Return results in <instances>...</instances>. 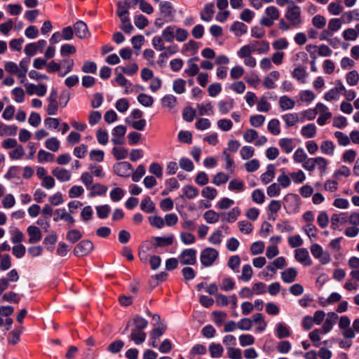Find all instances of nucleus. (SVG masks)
<instances>
[{
    "mask_svg": "<svg viewBox=\"0 0 359 359\" xmlns=\"http://www.w3.org/2000/svg\"><path fill=\"white\" fill-rule=\"evenodd\" d=\"M74 31L76 36L80 39H85L89 35L87 25L81 20L77 21L74 25Z\"/></svg>",
    "mask_w": 359,
    "mask_h": 359,
    "instance_id": "obj_17",
    "label": "nucleus"
},
{
    "mask_svg": "<svg viewBox=\"0 0 359 359\" xmlns=\"http://www.w3.org/2000/svg\"><path fill=\"white\" fill-rule=\"evenodd\" d=\"M215 13L214 4L210 3L205 6L204 8L201 11V18L206 22H210Z\"/></svg>",
    "mask_w": 359,
    "mask_h": 359,
    "instance_id": "obj_30",
    "label": "nucleus"
},
{
    "mask_svg": "<svg viewBox=\"0 0 359 359\" xmlns=\"http://www.w3.org/2000/svg\"><path fill=\"white\" fill-rule=\"evenodd\" d=\"M295 259L306 266L312 264L308 250L306 248H299L295 250Z\"/></svg>",
    "mask_w": 359,
    "mask_h": 359,
    "instance_id": "obj_11",
    "label": "nucleus"
},
{
    "mask_svg": "<svg viewBox=\"0 0 359 359\" xmlns=\"http://www.w3.org/2000/svg\"><path fill=\"white\" fill-rule=\"evenodd\" d=\"M140 209L147 213H151L155 210V204L149 196H146L142 200Z\"/></svg>",
    "mask_w": 359,
    "mask_h": 359,
    "instance_id": "obj_36",
    "label": "nucleus"
},
{
    "mask_svg": "<svg viewBox=\"0 0 359 359\" xmlns=\"http://www.w3.org/2000/svg\"><path fill=\"white\" fill-rule=\"evenodd\" d=\"M18 127L15 126H6L0 122V136L14 135L16 134Z\"/></svg>",
    "mask_w": 359,
    "mask_h": 359,
    "instance_id": "obj_47",
    "label": "nucleus"
},
{
    "mask_svg": "<svg viewBox=\"0 0 359 359\" xmlns=\"http://www.w3.org/2000/svg\"><path fill=\"white\" fill-rule=\"evenodd\" d=\"M233 105L234 101L233 99L221 100L218 102V109L222 114H226L233 108Z\"/></svg>",
    "mask_w": 359,
    "mask_h": 359,
    "instance_id": "obj_35",
    "label": "nucleus"
},
{
    "mask_svg": "<svg viewBox=\"0 0 359 359\" xmlns=\"http://www.w3.org/2000/svg\"><path fill=\"white\" fill-rule=\"evenodd\" d=\"M116 76L115 81L121 87H126L125 93L128 94L130 91L128 90V87L132 86V83L122 74L121 72H116Z\"/></svg>",
    "mask_w": 359,
    "mask_h": 359,
    "instance_id": "obj_41",
    "label": "nucleus"
},
{
    "mask_svg": "<svg viewBox=\"0 0 359 359\" xmlns=\"http://www.w3.org/2000/svg\"><path fill=\"white\" fill-rule=\"evenodd\" d=\"M252 274L253 271L251 266L250 264H245L242 268V273L240 279L245 282H248L251 279Z\"/></svg>",
    "mask_w": 359,
    "mask_h": 359,
    "instance_id": "obj_62",
    "label": "nucleus"
},
{
    "mask_svg": "<svg viewBox=\"0 0 359 359\" xmlns=\"http://www.w3.org/2000/svg\"><path fill=\"white\" fill-rule=\"evenodd\" d=\"M111 153L118 161L125 159L128 155V150L122 147H114L111 150Z\"/></svg>",
    "mask_w": 359,
    "mask_h": 359,
    "instance_id": "obj_48",
    "label": "nucleus"
},
{
    "mask_svg": "<svg viewBox=\"0 0 359 359\" xmlns=\"http://www.w3.org/2000/svg\"><path fill=\"white\" fill-rule=\"evenodd\" d=\"M45 146L52 151H57L60 147V142L56 137H50L46 140Z\"/></svg>",
    "mask_w": 359,
    "mask_h": 359,
    "instance_id": "obj_60",
    "label": "nucleus"
},
{
    "mask_svg": "<svg viewBox=\"0 0 359 359\" xmlns=\"http://www.w3.org/2000/svg\"><path fill=\"white\" fill-rule=\"evenodd\" d=\"M280 149L286 154H290L294 148V140L292 138H281L278 141Z\"/></svg>",
    "mask_w": 359,
    "mask_h": 359,
    "instance_id": "obj_27",
    "label": "nucleus"
},
{
    "mask_svg": "<svg viewBox=\"0 0 359 359\" xmlns=\"http://www.w3.org/2000/svg\"><path fill=\"white\" fill-rule=\"evenodd\" d=\"M196 107L198 109V114L200 116H203L205 114L210 115L213 114V107L211 102H208L205 104H198Z\"/></svg>",
    "mask_w": 359,
    "mask_h": 359,
    "instance_id": "obj_52",
    "label": "nucleus"
},
{
    "mask_svg": "<svg viewBox=\"0 0 359 359\" xmlns=\"http://www.w3.org/2000/svg\"><path fill=\"white\" fill-rule=\"evenodd\" d=\"M268 130L273 135H277L280 133V122L278 119H272L268 123Z\"/></svg>",
    "mask_w": 359,
    "mask_h": 359,
    "instance_id": "obj_64",
    "label": "nucleus"
},
{
    "mask_svg": "<svg viewBox=\"0 0 359 359\" xmlns=\"http://www.w3.org/2000/svg\"><path fill=\"white\" fill-rule=\"evenodd\" d=\"M346 83L351 86H356L359 82V74L356 70H352L346 75Z\"/></svg>",
    "mask_w": 359,
    "mask_h": 359,
    "instance_id": "obj_57",
    "label": "nucleus"
},
{
    "mask_svg": "<svg viewBox=\"0 0 359 359\" xmlns=\"http://www.w3.org/2000/svg\"><path fill=\"white\" fill-rule=\"evenodd\" d=\"M107 187L100 183L93 184L88 190L90 191L89 196L95 197L96 196H103L107 191Z\"/></svg>",
    "mask_w": 359,
    "mask_h": 359,
    "instance_id": "obj_23",
    "label": "nucleus"
},
{
    "mask_svg": "<svg viewBox=\"0 0 359 359\" xmlns=\"http://www.w3.org/2000/svg\"><path fill=\"white\" fill-rule=\"evenodd\" d=\"M343 90H345V87L342 82L340 80H337L335 87L325 93L324 99L327 101L337 100L339 99L340 93Z\"/></svg>",
    "mask_w": 359,
    "mask_h": 359,
    "instance_id": "obj_10",
    "label": "nucleus"
},
{
    "mask_svg": "<svg viewBox=\"0 0 359 359\" xmlns=\"http://www.w3.org/2000/svg\"><path fill=\"white\" fill-rule=\"evenodd\" d=\"M281 174L278 176L277 181L280 187L287 188L291 184L290 176L285 174V170L281 169Z\"/></svg>",
    "mask_w": 359,
    "mask_h": 359,
    "instance_id": "obj_56",
    "label": "nucleus"
},
{
    "mask_svg": "<svg viewBox=\"0 0 359 359\" xmlns=\"http://www.w3.org/2000/svg\"><path fill=\"white\" fill-rule=\"evenodd\" d=\"M137 101L144 107H149L154 104V98L144 93H141L137 97Z\"/></svg>",
    "mask_w": 359,
    "mask_h": 359,
    "instance_id": "obj_63",
    "label": "nucleus"
},
{
    "mask_svg": "<svg viewBox=\"0 0 359 359\" xmlns=\"http://www.w3.org/2000/svg\"><path fill=\"white\" fill-rule=\"evenodd\" d=\"M113 168L116 175L123 177H129L133 170V165L126 161L116 163Z\"/></svg>",
    "mask_w": 359,
    "mask_h": 359,
    "instance_id": "obj_9",
    "label": "nucleus"
},
{
    "mask_svg": "<svg viewBox=\"0 0 359 359\" xmlns=\"http://www.w3.org/2000/svg\"><path fill=\"white\" fill-rule=\"evenodd\" d=\"M176 25H169L166 27L162 32V37L166 42H172L176 37Z\"/></svg>",
    "mask_w": 359,
    "mask_h": 359,
    "instance_id": "obj_25",
    "label": "nucleus"
},
{
    "mask_svg": "<svg viewBox=\"0 0 359 359\" xmlns=\"http://www.w3.org/2000/svg\"><path fill=\"white\" fill-rule=\"evenodd\" d=\"M276 334L278 339L288 337L291 335L289 327L283 323H278L276 325Z\"/></svg>",
    "mask_w": 359,
    "mask_h": 359,
    "instance_id": "obj_29",
    "label": "nucleus"
},
{
    "mask_svg": "<svg viewBox=\"0 0 359 359\" xmlns=\"http://www.w3.org/2000/svg\"><path fill=\"white\" fill-rule=\"evenodd\" d=\"M182 192L185 197L189 199H193L196 198L198 194V189L192 185H185L182 188Z\"/></svg>",
    "mask_w": 359,
    "mask_h": 359,
    "instance_id": "obj_44",
    "label": "nucleus"
},
{
    "mask_svg": "<svg viewBox=\"0 0 359 359\" xmlns=\"http://www.w3.org/2000/svg\"><path fill=\"white\" fill-rule=\"evenodd\" d=\"M222 158L226 163L224 166L225 170L233 173L235 170V163L230 153L227 151V149L223 150Z\"/></svg>",
    "mask_w": 359,
    "mask_h": 359,
    "instance_id": "obj_32",
    "label": "nucleus"
},
{
    "mask_svg": "<svg viewBox=\"0 0 359 359\" xmlns=\"http://www.w3.org/2000/svg\"><path fill=\"white\" fill-rule=\"evenodd\" d=\"M129 0H126L124 2H118L116 13L120 19L128 18V8L130 7Z\"/></svg>",
    "mask_w": 359,
    "mask_h": 359,
    "instance_id": "obj_31",
    "label": "nucleus"
},
{
    "mask_svg": "<svg viewBox=\"0 0 359 359\" xmlns=\"http://www.w3.org/2000/svg\"><path fill=\"white\" fill-rule=\"evenodd\" d=\"M252 322L258 325L256 329L258 332H263L267 326L262 313H257L253 315Z\"/></svg>",
    "mask_w": 359,
    "mask_h": 359,
    "instance_id": "obj_40",
    "label": "nucleus"
},
{
    "mask_svg": "<svg viewBox=\"0 0 359 359\" xmlns=\"http://www.w3.org/2000/svg\"><path fill=\"white\" fill-rule=\"evenodd\" d=\"M177 103V98L172 95H166L161 99V104L163 107L172 109Z\"/></svg>",
    "mask_w": 359,
    "mask_h": 359,
    "instance_id": "obj_50",
    "label": "nucleus"
},
{
    "mask_svg": "<svg viewBox=\"0 0 359 359\" xmlns=\"http://www.w3.org/2000/svg\"><path fill=\"white\" fill-rule=\"evenodd\" d=\"M231 30L233 32L236 36H241L247 32L248 27L243 22H234L231 27Z\"/></svg>",
    "mask_w": 359,
    "mask_h": 359,
    "instance_id": "obj_45",
    "label": "nucleus"
},
{
    "mask_svg": "<svg viewBox=\"0 0 359 359\" xmlns=\"http://www.w3.org/2000/svg\"><path fill=\"white\" fill-rule=\"evenodd\" d=\"M55 212L57 215V217L53 219L55 222L62 219L72 224L75 222L74 217L68 213L65 208L57 209Z\"/></svg>",
    "mask_w": 359,
    "mask_h": 359,
    "instance_id": "obj_26",
    "label": "nucleus"
},
{
    "mask_svg": "<svg viewBox=\"0 0 359 359\" xmlns=\"http://www.w3.org/2000/svg\"><path fill=\"white\" fill-rule=\"evenodd\" d=\"M316 126L313 123H309L302 128L301 134L306 138H312L316 135Z\"/></svg>",
    "mask_w": 359,
    "mask_h": 359,
    "instance_id": "obj_37",
    "label": "nucleus"
},
{
    "mask_svg": "<svg viewBox=\"0 0 359 359\" xmlns=\"http://www.w3.org/2000/svg\"><path fill=\"white\" fill-rule=\"evenodd\" d=\"M129 337L135 344L140 345L145 341L147 334L143 330L133 329Z\"/></svg>",
    "mask_w": 359,
    "mask_h": 359,
    "instance_id": "obj_24",
    "label": "nucleus"
},
{
    "mask_svg": "<svg viewBox=\"0 0 359 359\" xmlns=\"http://www.w3.org/2000/svg\"><path fill=\"white\" fill-rule=\"evenodd\" d=\"M316 108L317 114H319L317 123L320 126H324L327 121L331 118L332 113L329 111L328 107L323 103H318Z\"/></svg>",
    "mask_w": 359,
    "mask_h": 359,
    "instance_id": "obj_8",
    "label": "nucleus"
},
{
    "mask_svg": "<svg viewBox=\"0 0 359 359\" xmlns=\"http://www.w3.org/2000/svg\"><path fill=\"white\" fill-rule=\"evenodd\" d=\"M159 15L167 22H172L175 17V9L169 1H162L159 4Z\"/></svg>",
    "mask_w": 359,
    "mask_h": 359,
    "instance_id": "obj_6",
    "label": "nucleus"
},
{
    "mask_svg": "<svg viewBox=\"0 0 359 359\" xmlns=\"http://www.w3.org/2000/svg\"><path fill=\"white\" fill-rule=\"evenodd\" d=\"M320 151L323 154L332 156L334 155L335 145L330 140L323 141L320 144Z\"/></svg>",
    "mask_w": 359,
    "mask_h": 359,
    "instance_id": "obj_34",
    "label": "nucleus"
},
{
    "mask_svg": "<svg viewBox=\"0 0 359 359\" xmlns=\"http://www.w3.org/2000/svg\"><path fill=\"white\" fill-rule=\"evenodd\" d=\"M81 233L77 229L69 230L67 233L66 236L67 240L72 243H75L76 242L79 241L81 238Z\"/></svg>",
    "mask_w": 359,
    "mask_h": 359,
    "instance_id": "obj_61",
    "label": "nucleus"
},
{
    "mask_svg": "<svg viewBox=\"0 0 359 359\" xmlns=\"http://www.w3.org/2000/svg\"><path fill=\"white\" fill-rule=\"evenodd\" d=\"M292 76L302 83H304L307 73L304 67H298L293 70Z\"/></svg>",
    "mask_w": 359,
    "mask_h": 359,
    "instance_id": "obj_54",
    "label": "nucleus"
},
{
    "mask_svg": "<svg viewBox=\"0 0 359 359\" xmlns=\"http://www.w3.org/2000/svg\"><path fill=\"white\" fill-rule=\"evenodd\" d=\"M294 105V101L286 95L281 96L279 99V106L283 111L292 109Z\"/></svg>",
    "mask_w": 359,
    "mask_h": 359,
    "instance_id": "obj_38",
    "label": "nucleus"
},
{
    "mask_svg": "<svg viewBox=\"0 0 359 359\" xmlns=\"http://www.w3.org/2000/svg\"><path fill=\"white\" fill-rule=\"evenodd\" d=\"M37 158L39 163L53 162L54 161V155L43 149H40L38 152Z\"/></svg>",
    "mask_w": 359,
    "mask_h": 359,
    "instance_id": "obj_55",
    "label": "nucleus"
},
{
    "mask_svg": "<svg viewBox=\"0 0 359 359\" xmlns=\"http://www.w3.org/2000/svg\"><path fill=\"white\" fill-rule=\"evenodd\" d=\"M302 25V10L297 5L288 7L285 13V19H280L278 24L279 29L282 32L299 29Z\"/></svg>",
    "mask_w": 359,
    "mask_h": 359,
    "instance_id": "obj_1",
    "label": "nucleus"
},
{
    "mask_svg": "<svg viewBox=\"0 0 359 359\" xmlns=\"http://www.w3.org/2000/svg\"><path fill=\"white\" fill-rule=\"evenodd\" d=\"M255 52V49L250 46V43L242 46L238 51L237 55L241 59H245L252 55V53Z\"/></svg>",
    "mask_w": 359,
    "mask_h": 359,
    "instance_id": "obj_49",
    "label": "nucleus"
},
{
    "mask_svg": "<svg viewBox=\"0 0 359 359\" xmlns=\"http://www.w3.org/2000/svg\"><path fill=\"white\" fill-rule=\"evenodd\" d=\"M228 188L232 191L241 192L245 189V183L242 180L236 178L229 182Z\"/></svg>",
    "mask_w": 359,
    "mask_h": 359,
    "instance_id": "obj_39",
    "label": "nucleus"
},
{
    "mask_svg": "<svg viewBox=\"0 0 359 359\" xmlns=\"http://www.w3.org/2000/svg\"><path fill=\"white\" fill-rule=\"evenodd\" d=\"M341 21L345 24H348L352 21L359 20V12L358 10H353L344 12L341 16Z\"/></svg>",
    "mask_w": 359,
    "mask_h": 359,
    "instance_id": "obj_28",
    "label": "nucleus"
},
{
    "mask_svg": "<svg viewBox=\"0 0 359 359\" xmlns=\"http://www.w3.org/2000/svg\"><path fill=\"white\" fill-rule=\"evenodd\" d=\"M266 16H263L260 20L261 25L271 27L273 25L274 21L278 20L280 18V11L278 9L273 6H270L265 10Z\"/></svg>",
    "mask_w": 359,
    "mask_h": 359,
    "instance_id": "obj_4",
    "label": "nucleus"
},
{
    "mask_svg": "<svg viewBox=\"0 0 359 359\" xmlns=\"http://www.w3.org/2000/svg\"><path fill=\"white\" fill-rule=\"evenodd\" d=\"M27 232L29 236L28 242L31 244L39 242L42 238V233L39 227L31 225L27 229Z\"/></svg>",
    "mask_w": 359,
    "mask_h": 359,
    "instance_id": "obj_12",
    "label": "nucleus"
},
{
    "mask_svg": "<svg viewBox=\"0 0 359 359\" xmlns=\"http://www.w3.org/2000/svg\"><path fill=\"white\" fill-rule=\"evenodd\" d=\"M327 165V160L321 156L307 158L302 164V167L309 172L313 171L316 167H317L321 174L325 172Z\"/></svg>",
    "mask_w": 359,
    "mask_h": 359,
    "instance_id": "obj_2",
    "label": "nucleus"
},
{
    "mask_svg": "<svg viewBox=\"0 0 359 359\" xmlns=\"http://www.w3.org/2000/svg\"><path fill=\"white\" fill-rule=\"evenodd\" d=\"M52 174L55 176L60 182H67L70 180L72 174L69 170L57 167L52 170Z\"/></svg>",
    "mask_w": 359,
    "mask_h": 359,
    "instance_id": "obj_18",
    "label": "nucleus"
},
{
    "mask_svg": "<svg viewBox=\"0 0 359 359\" xmlns=\"http://www.w3.org/2000/svg\"><path fill=\"white\" fill-rule=\"evenodd\" d=\"M219 257V252L212 248H206L201 252L200 259L204 267L211 266Z\"/></svg>",
    "mask_w": 359,
    "mask_h": 359,
    "instance_id": "obj_3",
    "label": "nucleus"
},
{
    "mask_svg": "<svg viewBox=\"0 0 359 359\" xmlns=\"http://www.w3.org/2000/svg\"><path fill=\"white\" fill-rule=\"evenodd\" d=\"M297 271L293 267H290L281 272V278L285 283H291L296 280Z\"/></svg>",
    "mask_w": 359,
    "mask_h": 359,
    "instance_id": "obj_21",
    "label": "nucleus"
},
{
    "mask_svg": "<svg viewBox=\"0 0 359 359\" xmlns=\"http://www.w3.org/2000/svg\"><path fill=\"white\" fill-rule=\"evenodd\" d=\"M348 221L346 212H341L339 214H333L331 217V228L337 229L339 225L344 224Z\"/></svg>",
    "mask_w": 359,
    "mask_h": 359,
    "instance_id": "obj_16",
    "label": "nucleus"
},
{
    "mask_svg": "<svg viewBox=\"0 0 359 359\" xmlns=\"http://www.w3.org/2000/svg\"><path fill=\"white\" fill-rule=\"evenodd\" d=\"M276 175V167L273 164H269L266 167V171L264 172L261 177V181L264 184H267L271 182Z\"/></svg>",
    "mask_w": 359,
    "mask_h": 359,
    "instance_id": "obj_20",
    "label": "nucleus"
},
{
    "mask_svg": "<svg viewBox=\"0 0 359 359\" xmlns=\"http://www.w3.org/2000/svg\"><path fill=\"white\" fill-rule=\"evenodd\" d=\"M241 213V212L240 208L238 207H235L226 214H224V219L229 223H233L236 221Z\"/></svg>",
    "mask_w": 359,
    "mask_h": 359,
    "instance_id": "obj_46",
    "label": "nucleus"
},
{
    "mask_svg": "<svg viewBox=\"0 0 359 359\" xmlns=\"http://www.w3.org/2000/svg\"><path fill=\"white\" fill-rule=\"evenodd\" d=\"M207 353L205 346L197 344H195L189 351V357L194 359L196 355H205Z\"/></svg>",
    "mask_w": 359,
    "mask_h": 359,
    "instance_id": "obj_43",
    "label": "nucleus"
},
{
    "mask_svg": "<svg viewBox=\"0 0 359 359\" xmlns=\"http://www.w3.org/2000/svg\"><path fill=\"white\" fill-rule=\"evenodd\" d=\"M203 217L205 221L209 224H215L219 219V215L212 210L206 211Z\"/></svg>",
    "mask_w": 359,
    "mask_h": 359,
    "instance_id": "obj_59",
    "label": "nucleus"
},
{
    "mask_svg": "<svg viewBox=\"0 0 359 359\" xmlns=\"http://www.w3.org/2000/svg\"><path fill=\"white\" fill-rule=\"evenodd\" d=\"M255 49V52L259 54L267 53L270 50L269 43L267 41H252L250 43Z\"/></svg>",
    "mask_w": 359,
    "mask_h": 359,
    "instance_id": "obj_19",
    "label": "nucleus"
},
{
    "mask_svg": "<svg viewBox=\"0 0 359 359\" xmlns=\"http://www.w3.org/2000/svg\"><path fill=\"white\" fill-rule=\"evenodd\" d=\"M335 138L337 140L338 144L346 147L350 144V139L348 135L341 131H336L334 133Z\"/></svg>",
    "mask_w": 359,
    "mask_h": 359,
    "instance_id": "obj_58",
    "label": "nucleus"
},
{
    "mask_svg": "<svg viewBox=\"0 0 359 359\" xmlns=\"http://www.w3.org/2000/svg\"><path fill=\"white\" fill-rule=\"evenodd\" d=\"M47 88L46 85L40 83L39 85H34L33 83L28 84L26 86V92L28 95L36 94L38 96H43L46 93Z\"/></svg>",
    "mask_w": 359,
    "mask_h": 359,
    "instance_id": "obj_15",
    "label": "nucleus"
},
{
    "mask_svg": "<svg viewBox=\"0 0 359 359\" xmlns=\"http://www.w3.org/2000/svg\"><path fill=\"white\" fill-rule=\"evenodd\" d=\"M311 252L312 255L317 259H320V262L323 264H327L330 261V257L328 255H325L323 252V250L322 247L317 243L313 244L311 246Z\"/></svg>",
    "mask_w": 359,
    "mask_h": 359,
    "instance_id": "obj_13",
    "label": "nucleus"
},
{
    "mask_svg": "<svg viewBox=\"0 0 359 359\" xmlns=\"http://www.w3.org/2000/svg\"><path fill=\"white\" fill-rule=\"evenodd\" d=\"M180 262L184 265H194L196 262V250L189 248L183 250L179 256Z\"/></svg>",
    "mask_w": 359,
    "mask_h": 359,
    "instance_id": "obj_7",
    "label": "nucleus"
},
{
    "mask_svg": "<svg viewBox=\"0 0 359 359\" xmlns=\"http://www.w3.org/2000/svg\"><path fill=\"white\" fill-rule=\"evenodd\" d=\"M208 351L211 358H219L223 355L224 350L220 344L212 342L208 346Z\"/></svg>",
    "mask_w": 359,
    "mask_h": 359,
    "instance_id": "obj_22",
    "label": "nucleus"
},
{
    "mask_svg": "<svg viewBox=\"0 0 359 359\" xmlns=\"http://www.w3.org/2000/svg\"><path fill=\"white\" fill-rule=\"evenodd\" d=\"M338 319V316L334 312H330L327 313V318L322 327V332L326 334L329 332L333 327Z\"/></svg>",
    "mask_w": 359,
    "mask_h": 359,
    "instance_id": "obj_14",
    "label": "nucleus"
},
{
    "mask_svg": "<svg viewBox=\"0 0 359 359\" xmlns=\"http://www.w3.org/2000/svg\"><path fill=\"white\" fill-rule=\"evenodd\" d=\"M155 245L156 247H165L169 246L173 243L174 236H169L167 237H155Z\"/></svg>",
    "mask_w": 359,
    "mask_h": 359,
    "instance_id": "obj_53",
    "label": "nucleus"
},
{
    "mask_svg": "<svg viewBox=\"0 0 359 359\" xmlns=\"http://www.w3.org/2000/svg\"><path fill=\"white\" fill-rule=\"evenodd\" d=\"M93 248L94 245L90 241L83 240L74 248V254L76 257H84L90 254Z\"/></svg>",
    "mask_w": 359,
    "mask_h": 359,
    "instance_id": "obj_5",
    "label": "nucleus"
},
{
    "mask_svg": "<svg viewBox=\"0 0 359 359\" xmlns=\"http://www.w3.org/2000/svg\"><path fill=\"white\" fill-rule=\"evenodd\" d=\"M184 73L191 77H193L199 73V67L197 64L194 62V59H189L188 60L187 68L185 69Z\"/></svg>",
    "mask_w": 359,
    "mask_h": 359,
    "instance_id": "obj_42",
    "label": "nucleus"
},
{
    "mask_svg": "<svg viewBox=\"0 0 359 359\" xmlns=\"http://www.w3.org/2000/svg\"><path fill=\"white\" fill-rule=\"evenodd\" d=\"M119 70L124 74L132 76L137 72L138 65L136 63H132L127 67H118L115 72H117Z\"/></svg>",
    "mask_w": 359,
    "mask_h": 359,
    "instance_id": "obj_51",
    "label": "nucleus"
},
{
    "mask_svg": "<svg viewBox=\"0 0 359 359\" xmlns=\"http://www.w3.org/2000/svg\"><path fill=\"white\" fill-rule=\"evenodd\" d=\"M282 119L285 123L286 128L295 126L299 121V114L297 113H289L282 116Z\"/></svg>",
    "mask_w": 359,
    "mask_h": 359,
    "instance_id": "obj_33",
    "label": "nucleus"
}]
</instances>
